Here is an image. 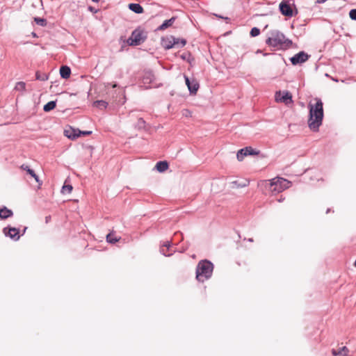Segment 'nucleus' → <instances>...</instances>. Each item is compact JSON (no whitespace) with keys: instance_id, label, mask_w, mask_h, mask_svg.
Returning <instances> with one entry per match:
<instances>
[{"instance_id":"obj_1","label":"nucleus","mask_w":356,"mask_h":356,"mask_svg":"<svg viewBox=\"0 0 356 356\" xmlns=\"http://www.w3.org/2000/svg\"><path fill=\"white\" fill-rule=\"evenodd\" d=\"M314 105L309 104V127L312 131H317L322 123L323 118V102L320 99H316Z\"/></svg>"},{"instance_id":"obj_2","label":"nucleus","mask_w":356,"mask_h":356,"mask_svg":"<svg viewBox=\"0 0 356 356\" xmlns=\"http://www.w3.org/2000/svg\"><path fill=\"white\" fill-rule=\"evenodd\" d=\"M266 43L268 46L279 49H287L292 45L293 42L280 31L273 30L270 32V35L266 39Z\"/></svg>"},{"instance_id":"obj_3","label":"nucleus","mask_w":356,"mask_h":356,"mask_svg":"<svg viewBox=\"0 0 356 356\" xmlns=\"http://www.w3.org/2000/svg\"><path fill=\"white\" fill-rule=\"evenodd\" d=\"M259 187H265L273 193H279L288 188L291 182L284 178L275 177L271 180H261L258 183Z\"/></svg>"},{"instance_id":"obj_4","label":"nucleus","mask_w":356,"mask_h":356,"mask_svg":"<svg viewBox=\"0 0 356 356\" xmlns=\"http://www.w3.org/2000/svg\"><path fill=\"white\" fill-rule=\"evenodd\" d=\"M213 270V264L211 261L204 259L198 262L195 270V277L198 282H204L209 280Z\"/></svg>"},{"instance_id":"obj_5","label":"nucleus","mask_w":356,"mask_h":356,"mask_svg":"<svg viewBox=\"0 0 356 356\" xmlns=\"http://www.w3.org/2000/svg\"><path fill=\"white\" fill-rule=\"evenodd\" d=\"M146 38V33L140 29H136L131 33L127 42L130 46H138L143 43Z\"/></svg>"},{"instance_id":"obj_6","label":"nucleus","mask_w":356,"mask_h":356,"mask_svg":"<svg viewBox=\"0 0 356 356\" xmlns=\"http://www.w3.org/2000/svg\"><path fill=\"white\" fill-rule=\"evenodd\" d=\"M3 233L6 237H9L14 241H17L20 238L19 229L10 226H7L3 229Z\"/></svg>"},{"instance_id":"obj_7","label":"nucleus","mask_w":356,"mask_h":356,"mask_svg":"<svg viewBox=\"0 0 356 356\" xmlns=\"http://www.w3.org/2000/svg\"><path fill=\"white\" fill-rule=\"evenodd\" d=\"M259 152L254 149L252 147H245L239 149L236 154L238 161H241L246 156L257 155Z\"/></svg>"},{"instance_id":"obj_8","label":"nucleus","mask_w":356,"mask_h":356,"mask_svg":"<svg viewBox=\"0 0 356 356\" xmlns=\"http://www.w3.org/2000/svg\"><path fill=\"white\" fill-rule=\"evenodd\" d=\"M309 58V56L307 53L305 51H300L291 57L290 60L293 65H296L306 62Z\"/></svg>"},{"instance_id":"obj_9","label":"nucleus","mask_w":356,"mask_h":356,"mask_svg":"<svg viewBox=\"0 0 356 356\" xmlns=\"http://www.w3.org/2000/svg\"><path fill=\"white\" fill-rule=\"evenodd\" d=\"M275 99L277 102H284L289 104L292 102V96L288 91H278L275 93Z\"/></svg>"},{"instance_id":"obj_10","label":"nucleus","mask_w":356,"mask_h":356,"mask_svg":"<svg viewBox=\"0 0 356 356\" xmlns=\"http://www.w3.org/2000/svg\"><path fill=\"white\" fill-rule=\"evenodd\" d=\"M281 13L286 17L293 16V10L291 5L287 1H282L279 6Z\"/></svg>"},{"instance_id":"obj_11","label":"nucleus","mask_w":356,"mask_h":356,"mask_svg":"<svg viewBox=\"0 0 356 356\" xmlns=\"http://www.w3.org/2000/svg\"><path fill=\"white\" fill-rule=\"evenodd\" d=\"M186 84L191 94H195L199 88V83L194 79L192 81L187 76H184Z\"/></svg>"},{"instance_id":"obj_12","label":"nucleus","mask_w":356,"mask_h":356,"mask_svg":"<svg viewBox=\"0 0 356 356\" xmlns=\"http://www.w3.org/2000/svg\"><path fill=\"white\" fill-rule=\"evenodd\" d=\"M161 45L165 49H170L175 47V37L172 35L163 38L161 40Z\"/></svg>"},{"instance_id":"obj_13","label":"nucleus","mask_w":356,"mask_h":356,"mask_svg":"<svg viewBox=\"0 0 356 356\" xmlns=\"http://www.w3.org/2000/svg\"><path fill=\"white\" fill-rule=\"evenodd\" d=\"M21 168L24 170H26L27 174L30 175L35 181L38 184V187L40 188L42 184V181L40 180L38 175H37L35 172V171L29 168V165L23 164L21 165Z\"/></svg>"},{"instance_id":"obj_14","label":"nucleus","mask_w":356,"mask_h":356,"mask_svg":"<svg viewBox=\"0 0 356 356\" xmlns=\"http://www.w3.org/2000/svg\"><path fill=\"white\" fill-rule=\"evenodd\" d=\"M13 216V212L11 209H8L6 207L3 206L0 208V219L6 220L8 218H10Z\"/></svg>"},{"instance_id":"obj_15","label":"nucleus","mask_w":356,"mask_h":356,"mask_svg":"<svg viewBox=\"0 0 356 356\" xmlns=\"http://www.w3.org/2000/svg\"><path fill=\"white\" fill-rule=\"evenodd\" d=\"M171 241H165L163 245L160 248V252L164 255L165 257H170L172 255V253H168L167 251L170 250V248L171 246Z\"/></svg>"},{"instance_id":"obj_16","label":"nucleus","mask_w":356,"mask_h":356,"mask_svg":"<svg viewBox=\"0 0 356 356\" xmlns=\"http://www.w3.org/2000/svg\"><path fill=\"white\" fill-rule=\"evenodd\" d=\"M63 134H92V131H81L76 129L70 126H66L63 130Z\"/></svg>"},{"instance_id":"obj_17","label":"nucleus","mask_w":356,"mask_h":356,"mask_svg":"<svg viewBox=\"0 0 356 356\" xmlns=\"http://www.w3.org/2000/svg\"><path fill=\"white\" fill-rule=\"evenodd\" d=\"M136 130L138 131H151L146 126L143 119L139 118L136 124Z\"/></svg>"},{"instance_id":"obj_18","label":"nucleus","mask_w":356,"mask_h":356,"mask_svg":"<svg viewBox=\"0 0 356 356\" xmlns=\"http://www.w3.org/2000/svg\"><path fill=\"white\" fill-rule=\"evenodd\" d=\"M348 352L349 350L346 346H343L339 350H332V354L333 356H347Z\"/></svg>"},{"instance_id":"obj_19","label":"nucleus","mask_w":356,"mask_h":356,"mask_svg":"<svg viewBox=\"0 0 356 356\" xmlns=\"http://www.w3.org/2000/svg\"><path fill=\"white\" fill-rule=\"evenodd\" d=\"M60 74L63 79H67L70 76L71 69L67 65H63L60 68Z\"/></svg>"},{"instance_id":"obj_20","label":"nucleus","mask_w":356,"mask_h":356,"mask_svg":"<svg viewBox=\"0 0 356 356\" xmlns=\"http://www.w3.org/2000/svg\"><path fill=\"white\" fill-rule=\"evenodd\" d=\"M175 21V17H172L169 19L165 20L163 22V24L157 28V30L163 31V30L166 29L167 28L171 26Z\"/></svg>"},{"instance_id":"obj_21","label":"nucleus","mask_w":356,"mask_h":356,"mask_svg":"<svg viewBox=\"0 0 356 356\" xmlns=\"http://www.w3.org/2000/svg\"><path fill=\"white\" fill-rule=\"evenodd\" d=\"M169 167L168 163L165 161H158L155 165V168L159 172H163L165 171Z\"/></svg>"},{"instance_id":"obj_22","label":"nucleus","mask_w":356,"mask_h":356,"mask_svg":"<svg viewBox=\"0 0 356 356\" xmlns=\"http://www.w3.org/2000/svg\"><path fill=\"white\" fill-rule=\"evenodd\" d=\"M129 8L137 14L143 13V8L139 3H129Z\"/></svg>"},{"instance_id":"obj_23","label":"nucleus","mask_w":356,"mask_h":356,"mask_svg":"<svg viewBox=\"0 0 356 356\" xmlns=\"http://www.w3.org/2000/svg\"><path fill=\"white\" fill-rule=\"evenodd\" d=\"M120 237H118L114 234L113 232H110L106 235V241L111 244H115L116 242L119 241Z\"/></svg>"},{"instance_id":"obj_24","label":"nucleus","mask_w":356,"mask_h":356,"mask_svg":"<svg viewBox=\"0 0 356 356\" xmlns=\"http://www.w3.org/2000/svg\"><path fill=\"white\" fill-rule=\"evenodd\" d=\"M93 105L98 108L104 109L107 107L108 103L104 100H97L93 103Z\"/></svg>"},{"instance_id":"obj_25","label":"nucleus","mask_w":356,"mask_h":356,"mask_svg":"<svg viewBox=\"0 0 356 356\" xmlns=\"http://www.w3.org/2000/svg\"><path fill=\"white\" fill-rule=\"evenodd\" d=\"M56 102L55 101H50L44 106L43 109L44 111L49 112L53 110L56 107Z\"/></svg>"},{"instance_id":"obj_26","label":"nucleus","mask_w":356,"mask_h":356,"mask_svg":"<svg viewBox=\"0 0 356 356\" xmlns=\"http://www.w3.org/2000/svg\"><path fill=\"white\" fill-rule=\"evenodd\" d=\"M154 78V75L151 72H147L143 76L144 83H150Z\"/></svg>"},{"instance_id":"obj_27","label":"nucleus","mask_w":356,"mask_h":356,"mask_svg":"<svg viewBox=\"0 0 356 356\" xmlns=\"http://www.w3.org/2000/svg\"><path fill=\"white\" fill-rule=\"evenodd\" d=\"M186 44V41L184 39H179L175 37V47H182L185 46Z\"/></svg>"},{"instance_id":"obj_28","label":"nucleus","mask_w":356,"mask_h":356,"mask_svg":"<svg viewBox=\"0 0 356 356\" xmlns=\"http://www.w3.org/2000/svg\"><path fill=\"white\" fill-rule=\"evenodd\" d=\"M35 78L39 81H46L48 79V76L45 73H41L40 72H37L35 74Z\"/></svg>"},{"instance_id":"obj_29","label":"nucleus","mask_w":356,"mask_h":356,"mask_svg":"<svg viewBox=\"0 0 356 356\" xmlns=\"http://www.w3.org/2000/svg\"><path fill=\"white\" fill-rule=\"evenodd\" d=\"M26 89V83L23 81L17 82L15 85V90L18 91H24Z\"/></svg>"},{"instance_id":"obj_30","label":"nucleus","mask_w":356,"mask_h":356,"mask_svg":"<svg viewBox=\"0 0 356 356\" xmlns=\"http://www.w3.org/2000/svg\"><path fill=\"white\" fill-rule=\"evenodd\" d=\"M34 21L38 25H40L41 26H45L47 24V21L44 18L35 17Z\"/></svg>"},{"instance_id":"obj_31","label":"nucleus","mask_w":356,"mask_h":356,"mask_svg":"<svg viewBox=\"0 0 356 356\" xmlns=\"http://www.w3.org/2000/svg\"><path fill=\"white\" fill-rule=\"evenodd\" d=\"M72 185H64L63 187H62V189H61V192L63 194H65V193H70L72 191Z\"/></svg>"},{"instance_id":"obj_32","label":"nucleus","mask_w":356,"mask_h":356,"mask_svg":"<svg viewBox=\"0 0 356 356\" xmlns=\"http://www.w3.org/2000/svg\"><path fill=\"white\" fill-rule=\"evenodd\" d=\"M259 33H260V30L257 27L252 28L250 31V35L252 37H256V36L259 35Z\"/></svg>"},{"instance_id":"obj_33","label":"nucleus","mask_w":356,"mask_h":356,"mask_svg":"<svg viewBox=\"0 0 356 356\" xmlns=\"http://www.w3.org/2000/svg\"><path fill=\"white\" fill-rule=\"evenodd\" d=\"M233 184L237 185L238 188H243L249 185V181H245V182L240 184H238V181H235L233 182Z\"/></svg>"},{"instance_id":"obj_34","label":"nucleus","mask_w":356,"mask_h":356,"mask_svg":"<svg viewBox=\"0 0 356 356\" xmlns=\"http://www.w3.org/2000/svg\"><path fill=\"white\" fill-rule=\"evenodd\" d=\"M349 17L353 20H356V9H352L349 12Z\"/></svg>"},{"instance_id":"obj_35","label":"nucleus","mask_w":356,"mask_h":356,"mask_svg":"<svg viewBox=\"0 0 356 356\" xmlns=\"http://www.w3.org/2000/svg\"><path fill=\"white\" fill-rule=\"evenodd\" d=\"M67 138H69L71 140H76L77 138H79L82 135H65Z\"/></svg>"},{"instance_id":"obj_36","label":"nucleus","mask_w":356,"mask_h":356,"mask_svg":"<svg viewBox=\"0 0 356 356\" xmlns=\"http://www.w3.org/2000/svg\"><path fill=\"white\" fill-rule=\"evenodd\" d=\"M191 56V54H188V53H186V54H183L182 55H181V58L183 59V60H188V58Z\"/></svg>"},{"instance_id":"obj_37","label":"nucleus","mask_w":356,"mask_h":356,"mask_svg":"<svg viewBox=\"0 0 356 356\" xmlns=\"http://www.w3.org/2000/svg\"><path fill=\"white\" fill-rule=\"evenodd\" d=\"M184 115L186 116H188L189 115H191V112L188 110H185L184 111Z\"/></svg>"},{"instance_id":"obj_38","label":"nucleus","mask_w":356,"mask_h":356,"mask_svg":"<svg viewBox=\"0 0 356 356\" xmlns=\"http://www.w3.org/2000/svg\"><path fill=\"white\" fill-rule=\"evenodd\" d=\"M327 0H316V3H325V1H327Z\"/></svg>"},{"instance_id":"obj_39","label":"nucleus","mask_w":356,"mask_h":356,"mask_svg":"<svg viewBox=\"0 0 356 356\" xmlns=\"http://www.w3.org/2000/svg\"><path fill=\"white\" fill-rule=\"evenodd\" d=\"M216 17H219V18L225 19H226V20H228V19H229V18H228V17H222V16H221V15H216Z\"/></svg>"},{"instance_id":"obj_40","label":"nucleus","mask_w":356,"mask_h":356,"mask_svg":"<svg viewBox=\"0 0 356 356\" xmlns=\"http://www.w3.org/2000/svg\"><path fill=\"white\" fill-rule=\"evenodd\" d=\"M50 218H51V216H47V217L45 218L46 222H49V220H50Z\"/></svg>"},{"instance_id":"obj_41","label":"nucleus","mask_w":356,"mask_h":356,"mask_svg":"<svg viewBox=\"0 0 356 356\" xmlns=\"http://www.w3.org/2000/svg\"><path fill=\"white\" fill-rule=\"evenodd\" d=\"M26 229H27V227L24 228L22 235H23L25 233Z\"/></svg>"},{"instance_id":"obj_42","label":"nucleus","mask_w":356,"mask_h":356,"mask_svg":"<svg viewBox=\"0 0 356 356\" xmlns=\"http://www.w3.org/2000/svg\"><path fill=\"white\" fill-rule=\"evenodd\" d=\"M248 241L249 242H253V238H250L248 239Z\"/></svg>"},{"instance_id":"obj_43","label":"nucleus","mask_w":356,"mask_h":356,"mask_svg":"<svg viewBox=\"0 0 356 356\" xmlns=\"http://www.w3.org/2000/svg\"><path fill=\"white\" fill-rule=\"evenodd\" d=\"M331 209H327V211H326V213H328L329 212H330Z\"/></svg>"},{"instance_id":"obj_44","label":"nucleus","mask_w":356,"mask_h":356,"mask_svg":"<svg viewBox=\"0 0 356 356\" xmlns=\"http://www.w3.org/2000/svg\"><path fill=\"white\" fill-rule=\"evenodd\" d=\"M282 201H283V199H281V198H280V199H279V200H278V202H282Z\"/></svg>"},{"instance_id":"obj_45","label":"nucleus","mask_w":356,"mask_h":356,"mask_svg":"<svg viewBox=\"0 0 356 356\" xmlns=\"http://www.w3.org/2000/svg\"><path fill=\"white\" fill-rule=\"evenodd\" d=\"M94 2H98L99 0H92Z\"/></svg>"},{"instance_id":"obj_46","label":"nucleus","mask_w":356,"mask_h":356,"mask_svg":"<svg viewBox=\"0 0 356 356\" xmlns=\"http://www.w3.org/2000/svg\"><path fill=\"white\" fill-rule=\"evenodd\" d=\"M354 266L356 267V260L355 261Z\"/></svg>"}]
</instances>
